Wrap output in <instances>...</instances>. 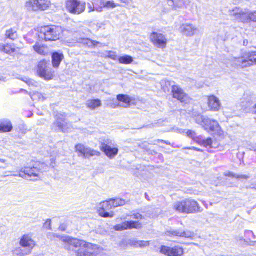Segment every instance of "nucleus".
I'll return each instance as SVG.
<instances>
[{
    "label": "nucleus",
    "instance_id": "nucleus-1",
    "mask_svg": "<svg viewBox=\"0 0 256 256\" xmlns=\"http://www.w3.org/2000/svg\"><path fill=\"white\" fill-rule=\"evenodd\" d=\"M54 238H60L64 243V248L68 250H73V248H80L78 250L77 256H96L94 252V246L82 240L73 238L68 236H60L56 234H52Z\"/></svg>",
    "mask_w": 256,
    "mask_h": 256
},
{
    "label": "nucleus",
    "instance_id": "nucleus-2",
    "mask_svg": "<svg viewBox=\"0 0 256 256\" xmlns=\"http://www.w3.org/2000/svg\"><path fill=\"white\" fill-rule=\"evenodd\" d=\"M173 208L177 212L186 214L202 212L203 210L198 202L192 198L176 202L173 204Z\"/></svg>",
    "mask_w": 256,
    "mask_h": 256
},
{
    "label": "nucleus",
    "instance_id": "nucleus-3",
    "mask_svg": "<svg viewBox=\"0 0 256 256\" xmlns=\"http://www.w3.org/2000/svg\"><path fill=\"white\" fill-rule=\"evenodd\" d=\"M62 32L60 27L55 26H48L42 27L38 36L46 41H56L60 38Z\"/></svg>",
    "mask_w": 256,
    "mask_h": 256
},
{
    "label": "nucleus",
    "instance_id": "nucleus-4",
    "mask_svg": "<svg viewBox=\"0 0 256 256\" xmlns=\"http://www.w3.org/2000/svg\"><path fill=\"white\" fill-rule=\"evenodd\" d=\"M46 170L47 166L44 164L36 163L32 167L22 168L20 172L24 174H20L18 176L24 178H39L40 174Z\"/></svg>",
    "mask_w": 256,
    "mask_h": 256
},
{
    "label": "nucleus",
    "instance_id": "nucleus-5",
    "mask_svg": "<svg viewBox=\"0 0 256 256\" xmlns=\"http://www.w3.org/2000/svg\"><path fill=\"white\" fill-rule=\"evenodd\" d=\"M234 64L240 68H244L256 64V52L245 53L240 58H234Z\"/></svg>",
    "mask_w": 256,
    "mask_h": 256
},
{
    "label": "nucleus",
    "instance_id": "nucleus-6",
    "mask_svg": "<svg viewBox=\"0 0 256 256\" xmlns=\"http://www.w3.org/2000/svg\"><path fill=\"white\" fill-rule=\"evenodd\" d=\"M50 0H30L26 2L25 6L29 11L44 10L50 6Z\"/></svg>",
    "mask_w": 256,
    "mask_h": 256
},
{
    "label": "nucleus",
    "instance_id": "nucleus-7",
    "mask_svg": "<svg viewBox=\"0 0 256 256\" xmlns=\"http://www.w3.org/2000/svg\"><path fill=\"white\" fill-rule=\"evenodd\" d=\"M50 65L48 62L44 60L39 62L38 66V75L46 80H52L54 76V72H52Z\"/></svg>",
    "mask_w": 256,
    "mask_h": 256
},
{
    "label": "nucleus",
    "instance_id": "nucleus-8",
    "mask_svg": "<svg viewBox=\"0 0 256 256\" xmlns=\"http://www.w3.org/2000/svg\"><path fill=\"white\" fill-rule=\"evenodd\" d=\"M86 4L81 2L78 0H67L66 6L68 10L72 14H79L86 10Z\"/></svg>",
    "mask_w": 256,
    "mask_h": 256
},
{
    "label": "nucleus",
    "instance_id": "nucleus-9",
    "mask_svg": "<svg viewBox=\"0 0 256 256\" xmlns=\"http://www.w3.org/2000/svg\"><path fill=\"white\" fill-rule=\"evenodd\" d=\"M249 12L248 10H242L236 8L232 10H230V15L234 18L239 22L244 23L249 22Z\"/></svg>",
    "mask_w": 256,
    "mask_h": 256
},
{
    "label": "nucleus",
    "instance_id": "nucleus-10",
    "mask_svg": "<svg viewBox=\"0 0 256 256\" xmlns=\"http://www.w3.org/2000/svg\"><path fill=\"white\" fill-rule=\"evenodd\" d=\"M150 40L158 48H164L166 46L167 39L162 34L154 32L150 35Z\"/></svg>",
    "mask_w": 256,
    "mask_h": 256
},
{
    "label": "nucleus",
    "instance_id": "nucleus-11",
    "mask_svg": "<svg viewBox=\"0 0 256 256\" xmlns=\"http://www.w3.org/2000/svg\"><path fill=\"white\" fill-rule=\"evenodd\" d=\"M20 244L22 247L28 248L26 252L21 250L22 252L19 254L20 256L30 254L32 252V250L35 246L34 241L28 235H24L22 237L20 241Z\"/></svg>",
    "mask_w": 256,
    "mask_h": 256
},
{
    "label": "nucleus",
    "instance_id": "nucleus-12",
    "mask_svg": "<svg viewBox=\"0 0 256 256\" xmlns=\"http://www.w3.org/2000/svg\"><path fill=\"white\" fill-rule=\"evenodd\" d=\"M56 121L54 123L52 130L55 132H68L67 123L66 122L64 116L62 114L56 116Z\"/></svg>",
    "mask_w": 256,
    "mask_h": 256
},
{
    "label": "nucleus",
    "instance_id": "nucleus-13",
    "mask_svg": "<svg viewBox=\"0 0 256 256\" xmlns=\"http://www.w3.org/2000/svg\"><path fill=\"white\" fill-rule=\"evenodd\" d=\"M160 252L167 256H182L184 254L183 248L179 246L173 248L162 246Z\"/></svg>",
    "mask_w": 256,
    "mask_h": 256
},
{
    "label": "nucleus",
    "instance_id": "nucleus-14",
    "mask_svg": "<svg viewBox=\"0 0 256 256\" xmlns=\"http://www.w3.org/2000/svg\"><path fill=\"white\" fill-rule=\"evenodd\" d=\"M142 228V224L138 222L126 221L121 224H117L114 226V229L116 231H122L132 228L140 229Z\"/></svg>",
    "mask_w": 256,
    "mask_h": 256
},
{
    "label": "nucleus",
    "instance_id": "nucleus-15",
    "mask_svg": "<svg viewBox=\"0 0 256 256\" xmlns=\"http://www.w3.org/2000/svg\"><path fill=\"white\" fill-rule=\"evenodd\" d=\"M76 152L80 154L86 158H89L93 156H99L100 155V152L86 148L81 144H77L76 146Z\"/></svg>",
    "mask_w": 256,
    "mask_h": 256
},
{
    "label": "nucleus",
    "instance_id": "nucleus-16",
    "mask_svg": "<svg viewBox=\"0 0 256 256\" xmlns=\"http://www.w3.org/2000/svg\"><path fill=\"white\" fill-rule=\"evenodd\" d=\"M172 92L174 98L178 99L182 102H188V96L178 86H172Z\"/></svg>",
    "mask_w": 256,
    "mask_h": 256
},
{
    "label": "nucleus",
    "instance_id": "nucleus-17",
    "mask_svg": "<svg viewBox=\"0 0 256 256\" xmlns=\"http://www.w3.org/2000/svg\"><path fill=\"white\" fill-rule=\"evenodd\" d=\"M206 130L210 133L218 132L220 129L218 122L214 120L208 118L204 121V126Z\"/></svg>",
    "mask_w": 256,
    "mask_h": 256
},
{
    "label": "nucleus",
    "instance_id": "nucleus-18",
    "mask_svg": "<svg viewBox=\"0 0 256 256\" xmlns=\"http://www.w3.org/2000/svg\"><path fill=\"white\" fill-rule=\"evenodd\" d=\"M100 149L106 155L110 158H113L118 154V148H112L108 144L106 143H102L100 146Z\"/></svg>",
    "mask_w": 256,
    "mask_h": 256
},
{
    "label": "nucleus",
    "instance_id": "nucleus-19",
    "mask_svg": "<svg viewBox=\"0 0 256 256\" xmlns=\"http://www.w3.org/2000/svg\"><path fill=\"white\" fill-rule=\"evenodd\" d=\"M208 105L210 110L214 112L218 111L221 106L218 98L214 96L208 97Z\"/></svg>",
    "mask_w": 256,
    "mask_h": 256
},
{
    "label": "nucleus",
    "instance_id": "nucleus-20",
    "mask_svg": "<svg viewBox=\"0 0 256 256\" xmlns=\"http://www.w3.org/2000/svg\"><path fill=\"white\" fill-rule=\"evenodd\" d=\"M180 30L184 35L191 36L195 34L197 29L192 24H184L180 26Z\"/></svg>",
    "mask_w": 256,
    "mask_h": 256
},
{
    "label": "nucleus",
    "instance_id": "nucleus-21",
    "mask_svg": "<svg viewBox=\"0 0 256 256\" xmlns=\"http://www.w3.org/2000/svg\"><path fill=\"white\" fill-rule=\"evenodd\" d=\"M166 234L169 236H174L178 237L191 238L194 236V233L189 231L180 232L179 230H170L166 232Z\"/></svg>",
    "mask_w": 256,
    "mask_h": 256
},
{
    "label": "nucleus",
    "instance_id": "nucleus-22",
    "mask_svg": "<svg viewBox=\"0 0 256 256\" xmlns=\"http://www.w3.org/2000/svg\"><path fill=\"white\" fill-rule=\"evenodd\" d=\"M52 58L53 67L58 68L60 66L62 60L64 58V56L62 53L54 52L52 53Z\"/></svg>",
    "mask_w": 256,
    "mask_h": 256
},
{
    "label": "nucleus",
    "instance_id": "nucleus-23",
    "mask_svg": "<svg viewBox=\"0 0 256 256\" xmlns=\"http://www.w3.org/2000/svg\"><path fill=\"white\" fill-rule=\"evenodd\" d=\"M12 129V122L8 120L0 121V132H11Z\"/></svg>",
    "mask_w": 256,
    "mask_h": 256
},
{
    "label": "nucleus",
    "instance_id": "nucleus-24",
    "mask_svg": "<svg viewBox=\"0 0 256 256\" xmlns=\"http://www.w3.org/2000/svg\"><path fill=\"white\" fill-rule=\"evenodd\" d=\"M86 105L88 108L94 110L96 108L101 106L102 102L98 99L92 100H88Z\"/></svg>",
    "mask_w": 256,
    "mask_h": 256
},
{
    "label": "nucleus",
    "instance_id": "nucleus-25",
    "mask_svg": "<svg viewBox=\"0 0 256 256\" xmlns=\"http://www.w3.org/2000/svg\"><path fill=\"white\" fill-rule=\"evenodd\" d=\"M117 100L118 101L124 103L126 106H124L125 108L128 106L132 102V99L129 96L122 94L118 95Z\"/></svg>",
    "mask_w": 256,
    "mask_h": 256
},
{
    "label": "nucleus",
    "instance_id": "nucleus-26",
    "mask_svg": "<svg viewBox=\"0 0 256 256\" xmlns=\"http://www.w3.org/2000/svg\"><path fill=\"white\" fill-rule=\"evenodd\" d=\"M34 50L40 54L46 55L48 53L47 48L40 44H36L34 46Z\"/></svg>",
    "mask_w": 256,
    "mask_h": 256
},
{
    "label": "nucleus",
    "instance_id": "nucleus-27",
    "mask_svg": "<svg viewBox=\"0 0 256 256\" xmlns=\"http://www.w3.org/2000/svg\"><path fill=\"white\" fill-rule=\"evenodd\" d=\"M110 201L112 207L114 208L123 206L126 204V200L121 198H116L110 199Z\"/></svg>",
    "mask_w": 256,
    "mask_h": 256
},
{
    "label": "nucleus",
    "instance_id": "nucleus-28",
    "mask_svg": "<svg viewBox=\"0 0 256 256\" xmlns=\"http://www.w3.org/2000/svg\"><path fill=\"white\" fill-rule=\"evenodd\" d=\"M118 60L120 64H130L134 61L133 58L132 56L128 55H125L124 56L119 57Z\"/></svg>",
    "mask_w": 256,
    "mask_h": 256
},
{
    "label": "nucleus",
    "instance_id": "nucleus-29",
    "mask_svg": "<svg viewBox=\"0 0 256 256\" xmlns=\"http://www.w3.org/2000/svg\"><path fill=\"white\" fill-rule=\"evenodd\" d=\"M131 245L136 248H143L148 246L150 245V242L148 241L134 240L132 242Z\"/></svg>",
    "mask_w": 256,
    "mask_h": 256
},
{
    "label": "nucleus",
    "instance_id": "nucleus-30",
    "mask_svg": "<svg viewBox=\"0 0 256 256\" xmlns=\"http://www.w3.org/2000/svg\"><path fill=\"white\" fill-rule=\"evenodd\" d=\"M6 36L7 38L12 40H15L18 38V35L16 30L13 29H10L6 31Z\"/></svg>",
    "mask_w": 256,
    "mask_h": 256
},
{
    "label": "nucleus",
    "instance_id": "nucleus-31",
    "mask_svg": "<svg viewBox=\"0 0 256 256\" xmlns=\"http://www.w3.org/2000/svg\"><path fill=\"white\" fill-rule=\"evenodd\" d=\"M101 204L102 210H110L112 208L110 200L102 202Z\"/></svg>",
    "mask_w": 256,
    "mask_h": 256
},
{
    "label": "nucleus",
    "instance_id": "nucleus-32",
    "mask_svg": "<svg viewBox=\"0 0 256 256\" xmlns=\"http://www.w3.org/2000/svg\"><path fill=\"white\" fill-rule=\"evenodd\" d=\"M207 118L208 117H206L202 115H198L196 118V121L197 124H201L204 126L205 120H206Z\"/></svg>",
    "mask_w": 256,
    "mask_h": 256
},
{
    "label": "nucleus",
    "instance_id": "nucleus-33",
    "mask_svg": "<svg viewBox=\"0 0 256 256\" xmlns=\"http://www.w3.org/2000/svg\"><path fill=\"white\" fill-rule=\"evenodd\" d=\"M146 143V142H144V143L142 144H141L140 145V146L144 150L149 154H151V155H156L157 154V152H156L155 150H150L149 148H148L144 144Z\"/></svg>",
    "mask_w": 256,
    "mask_h": 256
},
{
    "label": "nucleus",
    "instance_id": "nucleus-34",
    "mask_svg": "<svg viewBox=\"0 0 256 256\" xmlns=\"http://www.w3.org/2000/svg\"><path fill=\"white\" fill-rule=\"evenodd\" d=\"M106 56L108 57V58H110L114 60H118V58L117 56L116 52H112V51H108L106 52Z\"/></svg>",
    "mask_w": 256,
    "mask_h": 256
},
{
    "label": "nucleus",
    "instance_id": "nucleus-35",
    "mask_svg": "<svg viewBox=\"0 0 256 256\" xmlns=\"http://www.w3.org/2000/svg\"><path fill=\"white\" fill-rule=\"evenodd\" d=\"M103 6L106 8H114L117 5L113 1H108L104 2Z\"/></svg>",
    "mask_w": 256,
    "mask_h": 256
},
{
    "label": "nucleus",
    "instance_id": "nucleus-36",
    "mask_svg": "<svg viewBox=\"0 0 256 256\" xmlns=\"http://www.w3.org/2000/svg\"><path fill=\"white\" fill-rule=\"evenodd\" d=\"M249 22H256V10L249 12Z\"/></svg>",
    "mask_w": 256,
    "mask_h": 256
},
{
    "label": "nucleus",
    "instance_id": "nucleus-37",
    "mask_svg": "<svg viewBox=\"0 0 256 256\" xmlns=\"http://www.w3.org/2000/svg\"><path fill=\"white\" fill-rule=\"evenodd\" d=\"M179 6H176L174 4V1L173 0H168V5L172 7V8H174L175 10H176L177 8H180L182 6L183 4H182L180 2Z\"/></svg>",
    "mask_w": 256,
    "mask_h": 256
},
{
    "label": "nucleus",
    "instance_id": "nucleus-38",
    "mask_svg": "<svg viewBox=\"0 0 256 256\" xmlns=\"http://www.w3.org/2000/svg\"><path fill=\"white\" fill-rule=\"evenodd\" d=\"M106 210H101L100 212V215L104 218H112L113 217V214H110L107 212Z\"/></svg>",
    "mask_w": 256,
    "mask_h": 256
},
{
    "label": "nucleus",
    "instance_id": "nucleus-39",
    "mask_svg": "<svg viewBox=\"0 0 256 256\" xmlns=\"http://www.w3.org/2000/svg\"><path fill=\"white\" fill-rule=\"evenodd\" d=\"M4 52L6 54H10L14 52V49L11 48L9 46H5V48L4 50Z\"/></svg>",
    "mask_w": 256,
    "mask_h": 256
},
{
    "label": "nucleus",
    "instance_id": "nucleus-40",
    "mask_svg": "<svg viewBox=\"0 0 256 256\" xmlns=\"http://www.w3.org/2000/svg\"><path fill=\"white\" fill-rule=\"evenodd\" d=\"M130 216L136 220L144 219V216L140 213L133 214Z\"/></svg>",
    "mask_w": 256,
    "mask_h": 256
},
{
    "label": "nucleus",
    "instance_id": "nucleus-41",
    "mask_svg": "<svg viewBox=\"0 0 256 256\" xmlns=\"http://www.w3.org/2000/svg\"><path fill=\"white\" fill-rule=\"evenodd\" d=\"M212 140L211 138H208L206 140H204L203 144L206 147L211 146L212 144Z\"/></svg>",
    "mask_w": 256,
    "mask_h": 256
},
{
    "label": "nucleus",
    "instance_id": "nucleus-42",
    "mask_svg": "<svg viewBox=\"0 0 256 256\" xmlns=\"http://www.w3.org/2000/svg\"><path fill=\"white\" fill-rule=\"evenodd\" d=\"M83 42L84 44L88 45V46H90L92 45H95L94 44V42L90 40V39H84L83 40Z\"/></svg>",
    "mask_w": 256,
    "mask_h": 256
},
{
    "label": "nucleus",
    "instance_id": "nucleus-43",
    "mask_svg": "<svg viewBox=\"0 0 256 256\" xmlns=\"http://www.w3.org/2000/svg\"><path fill=\"white\" fill-rule=\"evenodd\" d=\"M245 236L246 237L252 236L254 238H256V236L253 233V232L252 231L248 230L245 232Z\"/></svg>",
    "mask_w": 256,
    "mask_h": 256
},
{
    "label": "nucleus",
    "instance_id": "nucleus-44",
    "mask_svg": "<svg viewBox=\"0 0 256 256\" xmlns=\"http://www.w3.org/2000/svg\"><path fill=\"white\" fill-rule=\"evenodd\" d=\"M51 223H52L51 220H48L44 224L46 228H48V229H49L50 230H52Z\"/></svg>",
    "mask_w": 256,
    "mask_h": 256
},
{
    "label": "nucleus",
    "instance_id": "nucleus-45",
    "mask_svg": "<svg viewBox=\"0 0 256 256\" xmlns=\"http://www.w3.org/2000/svg\"><path fill=\"white\" fill-rule=\"evenodd\" d=\"M0 162L3 164H4L5 165L7 164L6 161L3 159H0ZM7 166H2L0 165V168H6Z\"/></svg>",
    "mask_w": 256,
    "mask_h": 256
},
{
    "label": "nucleus",
    "instance_id": "nucleus-46",
    "mask_svg": "<svg viewBox=\"0 0 256 256\" xmlns=\"http://www.w3.org/2000/svg\"><path fill=\"white\" fill-rule=\"evenodd\" d=\"M236 178H242V179H245V180H247L248 178V176H247L246 175H238V174H236V177H235Z\"/></svg>",
    "mask_w": 256,
    "mask_h": 256
},
{
    "label": "nucleus",
    "instance_id": "nucleus-47",
    "mask_svg": "<svg viewBox=\"0 0 256 256\" xmlns=\"http://www.w3.org/2000/svg\"><path fill=\"white\" fill-rule=\"evenodd\" d=\"M156 142H158L164 143L167 145H170V142L166 141V140H156Z\"/></svg>",
    "mask_w": 256,
    "mask_h": 256
},
{
    "label": "nucleus",
    "instance_id": "nucleus-48",
    "mask_svg": "<svg viewBox=\"0 0 256 256\" xmlns=\"http://www.w3.org/2000/svg\"><path fill=\"white\" fill-rule=\"evenodd\" d=\"M88 12H91L95 10V8L94 6H92L90 4H88Z\"/></svg>",
    "mask_w": 256,
    "mask_h": 256
},
{
    "label": "nucleus",
    "instance_id": "nucleus-49",
    "mask_svg": "<svg viewBox=\"0 0 256 256\" xmlns=\"http://www.w3.org/2000/svg\"><path fill=\"white\" fill-rule=\"evenodd\" d=\"M224 176H232L236 177V174H234L233 173L228 172L224 174Z\"/></svg>",
    "mask_w": 256,
    "mask_h": 256
},
{
    "label": "nucleus",
    "instance_id": "nucleus-50",
    "mask_svg": "<svg viewBox=\"0 0 256 256\" xmlns=\"http://www.w3.org/2000/svg\"><path fill=\"white\" fill-rule=\"evenodd\" d=\"M59 230L61 231L64 232L66 230L65 226L64 224H61L59 227Z\"/></svg>",
    "mask_w": 256,
    "mask_h": 256
},
{
    "label": "nucleus",
    "instance_id": "nucleus-51",
    "mask_svg": "<svg viewBox=\"0 0 256 256\" xmlns=\"http://www.w3.org/2000/svg\"><path fill=\"white\" fill-rule=\"evenodd\" d=\"M248 44V40H244V42H243V44L244 46H247Z\"/></svg>",
    "mask_w": 256,
    "mask_h": 256
},
{
    "label": "nucleus",
    "instance_id": "nucleus-52",
    "mask_svg": "<svg viewBox=\"0 0 256 256\" xmlns=\"http://www.w3.org/2000/svg\"><path fill=\"white\" fill-rule=\"evenodd\" d=\"M4 48H5V45L0 44V50L4 52Z\"/></svg>",
    "mask_w": 256,
    "mask_h": 256
},
{
    "label": "nucleus",
    "instance_id": "nucleus-53",
    "mask_svg": "<svg viewBox=\"0 0 256 256\" xmlns=\"http://www.w3.org/2000/svg\"><path fill=\"white\" fill-rule=\"evenodd\" d=\"M252 112L254 114H256V104L254 105V106L252 110Z\"/></svg>",
    "mask_w": 256,
    "mask_h": 256
},
{
    "label": "nucleus",
    "instance_id": "nucleus-54",
    "mask_svg": "<svg viewBox=\"0 0 256 256\" xmlns=\"http://www.w3.org/2000/svg\"><path fill=\"white\" fill-rule=\"evenodd\" d=\"M256 243V242H250V244L248 243V245L250 246H254V244Z\"/></svg>",
    "mask_w": 256,
    "mask_h": 256
},
{
    "label": "nucleus",
    "instance_id": "nucleus-55",
    "mask_svg": "<svg viewBox=\"0 0 256 256\" xmlns=\"http://www.w3.org/2000/svg\"><path fill=\"white\" fill-rule=\"evenodd\" d=\"M251 150H254V152H256V144L252 146V148H250Z\"/></svg>",
    "mask_w": 256,
    "mask_h": 256
},
{
    "label": "nucleus",
    "instance_id": "nucleus-56",
    "mask_svg": "<svg viewBox=\"0 0 256 256\" xmlns=\"http://www.w3.org/2000/svg\"><path fill=\"white\" fill-rule=\"evenodd\" d=\"M166 85H167L168 86H171V82L170 81H168V82H166Z\"/></svg>",
    "mask_w": 256,
    "mask_h": 256
},
{
    "label": "nucleus",
    "instance_id": "nucleus-57",
    "mask_svg": "<svg viewBox=\"0 0 256 256\" xmlns=\"http://www.w3.org/2000/svg\"><path fill=\"white\" fill-rule=\"evenodd\" d=\"M145 197L148 200H150L149 196L146 193L145 194Z\"/></svg>",
    "mask_w": 256,
    "mask_h": 256
},
{
    "label": "nucleus",
    "instance_id": "nucleus-58",
    "mask_svg": "<svg viewBox=\"0 0 256 256\" xmlns=\"http://www.w3.org/2000/svg\"><path fill=\"white\" fill-rule=\"evenodd\" d=\"M0 81H5V78L0 76Z\"/></svg>",
    "mask_w": 256,
    "mask_h": 256
},
{
    "label": "nucleus",
    "instance_id": "nucleus-59",
    "mask_svg": "<svg viewBox=\"0 0 256 256\" xmlns=\"http://www.w3.org/2000/svg\"><path fill=\"white\" fill-rule=\"evenodd\" d=\"M192 131H190V130H188V135L189 136H190V135H192Z\"/></svg>",
    "mask_w": 256,
    "mask_h": 256
},
{
    "label": "nucleus",
    "instance_id": "nucleus-60",
    "mask_svg": "<svg viewBox=\"0 0 256 256\" xmlns=\"http://www.w3.org/2000/svg\"><path fill=\"white\" fill-rule=\"evenodd\" d=\"M20 91H21V92H25L26 94H28V92L26 90H23V89H21V90H20Z\"/></svg>",
    "mask_w": 256,
    "mask_h": 256
},
{
    "label": "nucleus",
    "instance_id": "nucleus-61",
    "mask_svg": "<svg viewBox=\"0 0 256 256\" xmlns=\"http://www.w3.org/2000/svg\"><path fill=\"white\" fill-rule=\"evenodd\" d=\"M102 10V8H100L99 9H98V8L96 9V10L99 11V12L101 11Z\"/></svg>",
    "mask_w": 256,
    "mask_h": 256
},
{
    "label": "nucleus",
    "instance_id": "nucleus-62",
    "mask_svg": "<svg viewBox=\"0 0 256 256\" xmlns=\"http://www.w3.org/2000/svg\"><path fill=\"white\" fill-rule=\"evenodd\" d=\"M240 240H244V242H246L248 243V242H246V240L244 239V238H242L240 239Z\"/></svg>",
    "mask_w": 256,
    "mask_h": 256
},
{
    "label": "nucleus",
    "instance_id": "nucleus-63",
    "mask_svg": "<svg viewBox=\"0 0 256 256\" xmlns=\"http://www.w3.org/2000/svg\"><path fill=\"white\" fill-rule=\"evenodd\" d=\"M195 149H196V150H198V151H199V150H198V149H197V148H195Z\"/></svg>",
    "mask_w": 256,
    "mask_h": 256
},
{
    "label": "nucleus",
    "instance_id": "nucleus-64",
    "mask_svg": "<svg viewBox=\"0 0 256 256\" xmlns=\"http://www.w3.org/2000/svg\"><path fill=\"white\" fill-rule=\"evenodd\" d=\"M170 91V89H168V92Z\"/></svg>",
    "mask_w": 256,
    "mask_h": 256
}]
</instances>
